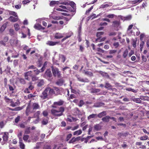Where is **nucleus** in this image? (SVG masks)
<instances>
[{"label": "nucleus", "instance_id": "nucleus-1", "mask_svg": "<svg viewBox=\"0 0 149 149\" xmlns=\"http://www.w3.org/2000/svg\"><path fill=\"white\" fill-rule=\"evenodd\" d=\"M64 102V101L61 100L54 102L52 106L54 108L51 110V113L55 117H59L63 115V113L65 111L64 107H61L57 108L56 106H61L63 104Z\"/></svg>", "mask_w": 149, "mask_h": 149}, {"label": "nucleus", "instance_id": "nucleus-2", "mask_svg": "<svg viewBox=\"0 0 149 149\" xmlns=\"http://www.w3.org/2000/svg\"><path fill=\"white\" fill-rule=\"evenodd\" d=\"M40 108V106L38 103L35 102L33 103L31 108H30L29 106L27 107L26 111V113L28 116L29 112L33 113L35 112L36 110L39 109Z\"/></svg>", "mask_w": 149, "mask_h": 149}, {"label": "nucleus", "instance_id": "nucleus-3", "mask_svg": "<svg viewBox=\"0 0 149 149\" xmlns=\"http://www.w3.org/2000/svg\"><path fill=\"white\" fill-rule=\"evenodd\" d=\"M52 71L54 76L59 78L61 77L60 72L59 71L58 68H56L52 67Z\"/></svg>", "mask_w": 149, "mask_h": 149}, {"label": "nucleus", "instance_id": "nucleus-4", "mask_svg": "<svg viewBox=\"0 0 149 149\" xmlns=\"http://www.w3.org/2000/svg\"><path fill=\"white\" fill-rule=\"evenodd\" d=\"M25 79L29 81L30 80L29 77L32 76V72L31 71H29L25 72L24 74Z\"/></svg>", "mask_w": 149, "mask_h": 149}, {"label": "nucleus", "instance_id": "nucleus-5", "mask_svg": "<svg viewBox=\"0 0 149 149\" xmlns=\"http://www.w3.org/2000/svg\"><path fill=\"white\" fill-rule=\"evenodd\" d=\"M48 95V93L45 89L42 92V94L40 95V97L42 99L44 100L47 98Z\"/></svg>", "mask_w": 149, "mask_h": 149}, {"label": "nucleus", "instance_id": "nucleus-6", "mask_svg": "<svg viewBox=\"0 0 149 149\" xmlns=\"http://www.w3.org/2000/svg\"><path fill=\"white\" fill-rule=\"evenodd\" d=\"M69 3H70L69 5L72 7V8H71L70 7H69V10L70 11L74 12L75 8L76 5L75 3L73 1L70 2Z\"/></svg>", "mask_w": 149, "mask_h": 149}, {"label": "nucleus", "instance_id": "nucleus-7", "mask_svg": "<svg viewBox=\"0 0 149 149\" xmlns=\"http://www.w3.org/2000/svg\"><path fill=\"white\" fill-rule=\"evenodd\" d=\"M77 78L78 80L81 82H89V80L87 78H86L83 79L79 77V76H77Z\"/></svg>", "mask_w": 149, "mask_h": 149}, {"label": "nucleus", "instance_id": "nucleus-8", "mask_svg": "<svg viewBox=\"0 0 149 149\" xmlns=\"http://www.w3.org/2000/svg\"><path fill=\"white\" fill-rule=\"evenodd\" d=\"M34 27L35 29L38 30H44L45 29V28L42 27L41 25L38 24H36L34 25Z\"/></svg>", "mask_w": 149, "mask_h": 149}, {"label": "nucleus", "instance_id": "nucleus-9", "mask_svg": "<svg viewBox=\"0 0 149 149\" xmlns=\"http://www.w3.org/2000/svg\"><path fill=\"white\" fill-rule=\"evenodd\" d=\"M8 22H7L1 26L0 29V31L1 32H3L4 30H5V29H6V28L7 27V25L8 24Z\"/></svg>", "mask_w": 149, "mask_h": 149}, {"label": "nucleus", "instance_id": "nucleus-10", "mask_svg": "<svg viewBox=\"0 0 149 149\" xmlns=\"http://www.w3.org/2000/svg\"><path fill=\"white\" fill-rule=\"evenodd\" d=\"M66 59V57L63 55L60 54L59 56V60L64 63Z\"/></svg>", "mask_w": 149, "mask_h": 149}, {"label": "nucleus", "instance_id": "nucleus-11", "mask_svg": "<svg viewBox=\"0 0 149 149\" xmlns=\"http://www.w3.org/2000/svg\"><path fill=\"white\" fill-rule=\"evenodd\" d=\"M8 19L11 22H15L19 20L18 17H14L12 16H10Z\"/></svg>", "mask_w": 149, "mask_h": 149}, {"label": "nucleus", "instance_id": "nucleus-12", "mask_svg": "<svg viewBox=\"0 0 149 149\" xmlns=\"http://www.w3.org/2000/svg\"><path fill=\"white\" fill-rule=\"evenodd\" d=\"M46 89L48 95H52L54 93V91L53 89L49 87H47Z\"/></svg>", "mask_w": 149, "mask_h": 149}, {"label": "nucleus", "instance_id": "nucleus-13", "mask_svg": "<svg viewBox=\"0 0 149 149\" xmlns=\"http://www.w3.org/2000/svg\"><path fill=\"white\" fill-rule=\"evenodd\" d=\"M37 83V86L39 87H41L42 86L45 84V82L43 79H40L38 81Z\"/></svg>", "mask_w": 149, "mask_h": 149}, {"label": "nucleus", "instance_id": "nucleus-14", "mask_svg": "<svg viewBox=\"0 0 149 149\" xmlns=\"http://www.w3.org/2000/svg\"><path fill=\"white\" fill-rule=\"evenodd\" d=\"M120 24V22L119 21H115L113 22L112 25L114 27H118Z\"/></svg>", "mask_w": 149, "mask_h": 149}, {"label": "nucleus", "instance_id": "nucleus-15", "mask_svg": "<svg viewBox=\"0 0 149 149\" xmlns=\"http://www.w3.org/2000/svg\"><path fill=\"white\" fill-rule=\"evenodd\" d=\"M80 139V137H78L76 138L75 137L72 138V139L69 141V143H73L76 141H78Z\"/></svg>", "mask_w": 149, "mask_h": 149}, {"label": "nucleus", "instance_id": "nucleus-16", "mask_svg": "<svg viewBox=\"0 0 149 149\" xmlns=\"http://www.w3.org/2000/svg\"><path fill=\"white\" fill-rule=\"evenodd\" d=\"M59 43L58 42H54L52 41H48L47 43V45L49 46H54Z\"/></svg>", "mask_w": 149, "mask_h": 149}, {"label": "nucleus", "instance_id": "nucleus-17", "mask_svg": "<svg viewBox=\"0 0 149 149\" xmlns=\"http://www.w3.org/2000/svg\"><path fill=\"white\" fill-rule=\"evenodd\" d=\"M83 73L88 77H92L93 76V73L90 71L84 70L83 72Z\"/></svg>", "mask_w": 149, "mask_h": 149}, {"label": "nucleus", "instance_id": "nucleus-18", "mask_svg": "<svg viewBox=\"0 0 149 149\" xmlns=\"http://www.w3.org/2000/svg\"><path fill=\"white\" fill-rule=\"evenodd\" d=\"M97 117V114H92L88 117V119L89 120L91 119L96 118Z\"/></svg>", "mask_w": 149, "mask_h": 149}, {"label": "nucleus", "instance_id": "nucleus-19", "mask_svg": "<svg viewBox=\"0 0 149 149\" xmlns=\"http://www.w3.org/2000/svg\"><path fill=\"white\" fill-rule=\"evenodd\" d=\"M64 80L62 79L58 80L56 83V84L58 86H61L64 83Z\"/></svg>", "mask_w": 149, "mask_h": 149}, {"label": "nucleus", "instance_id": "nucleus-20", "mask_svg": "<svg viewBox=\"0 0 149 149\" xmlns=\"http://www.w3.org/2000/svg\"><path fill=\"white\" fill-rule=\"evenodd\" d=\"M14 43L15 44V45L16 46H17L19 43V41L17 39H11L10 40V43Z\"/></svg>", "mask_w": 149, "mask_h": 149}, {"label": "nucleus", "instance_id": "nucleus-21", "mask_svg": "<svg viewBox=\"0 0 149 149\" xmlns=\"http://www.w3.org/2000/svg\"><path fill=\"white\" fill-rule=\"evenodd\" d=\"M106 39V37H103L102 38L101 37H99L96 39L95 42H100L104 41Z\"/></svg>", "mask_w": 149, "mask_h": 149}, {"label": "nucleus", "instance_id": "nucleus-22", "mask_svg": "<svg viewBox=\"0 0 149 149\" xmlns=\"http://www.w3.org/2000/svg\"><path fill=\"white\" fill-rule=\"evenodd\" d=\"M8 133L7 132H5L3 136V139L4 141H7L8 139Z\"/></svg>", "mask_w": 149, "mask_h": 149}, {"label": "nucleus", "instance_id": "nucleus-23", "mask_svg": "<svg viewBox=\"0 0 149 149\" xmlns=\"http://www.w3.org/2000/svg\"><path fill=\"white\" fill-rule=\"evenodd\" d=\"M128 51L127 49H125L123 53V56L124 58H125L128 56Z\"/></svg>", "mask_w": 149, "mask_h": 149}, {"label": "nucleus", "instance_id": "nucleus-24", "mask_svg": "<svg viewBox=\"0 0 149 149\" xmlns=\"http://www.w3.org/2000/svg\"><path fill=\"white\" fill-rule=\"evenodd\" d=\"M55 5H59L58 1H52L50 3V6H53Z\"/></svg>", "mask_w": 149, "mask_h": 149}, {"label": "nucleus", "instance_id": "nucleus-25", "mask_svg": "<svg viewBox=\"0 0 149 149\" xmlns=\"http://www.w3.org/2000/svg\"><path fill=\"white\" fill-rule=\"evenodd\" d=\"M45 74L47 77H50L52 76V74L50 69L47 70Z\"/></svg>", "mask_w": 149, "mask_h": 149}, {"label": "nucleus", "instance_id": "nucleus-26", "mask_svg": "<svg viewBox=\"0 0 149 149\" xmlns=\"http://www.w3.org/2000/svg\"><path fill=\"white\" fill-rule=\"evenodd\" d=\"M110 118V117L108 116H106L103 118H102V120L104 122H108L109 121V119Z\"/></svg>", "mask_w": 149, "mask_h": 149}, {"label": "nucleus", "instance_id": "nucleus-27", "mask_svg": "<svg viewBox=\"0 0 149 149\" xmlns=\"http://www.w3.org/2000/svg\"><path fill=\"white\" fill-rule=\"evenodd\" d=\"M107 114L105 111H103V112L99 113L97 115V117L99 118H102V116H105Z\"/></svg>", "mask_w": 149, "mask_h": 149}, {"label": "nucleus", "instance_id": "nucleus-28", "mask_svg": "<svg viewBox=\"0 0 149 149\" xmlns=\"http://www.w3.org/2000/svg\"><path fill=\"white\" fill-rule=\"evenodd\" d=\"M63 36L61 33H56L55 36V38L56 39H60L63 37Z\"/></svg>", "mask_w": 149, "mask_h": 149}, {"label": "nucleus", "instance_id": "nucleus-29", "mask_svg": "<svg viewBox=\"0 0 149 149\" xmlns=\"http://www.w3.org/2000/svg\"><path fill=\"white\" fill-rule=\"evenodd\" d=\"M104 104L103 103H95L94 105V107H99L101 106H102L104 105Z\"/></svg>", "mask_w": 149, "mask_h": 149}, {"label": "nucleus", "instance_id": "nucleus-30", "mask_svg": "<svg viewBox=\"0 0 149 149\" xmlns=\"http://www.w3.org/2000/svg\"><path fill=\"white\" fill-rule=\"evenodd\" d=\"M22 141H19V143L20 148L21 149H24L25 145L22 142Z\"/></svg>", "mask_w": 149, "mask_h": 149}, {"label": "nucleus", "instance_id": "nucleus-31", "mask_svg": "<svg viewBox=\"0 0 149 149\" xmlns=\"http://www.w3.org/2000/svg\"><path fill=\"white\" fill-rule=\"evenodd\" d=\"M82 133V131L81 130L76 131L73 133L74 135H80Z\"/></svg>", "mask_w": 149, "mask_h": 149}, {"label": "nucleus", "instance_id": "nucleus-32", "mask_svg": "<svg viewBox=\"0 0 149 149\" xmlns=\"http://www.w3.org/2000/svg\"><path fill=\"white\" fill-rule=\"evenodd\" d=\"M132 18V16L131 15H129L125 17H123L122 19L124 20H130Z\"/></svg>", "mask_w": 149, "mask_h": 149}, {"label": "nucleus", "instance_id": "nucleus-33", "mask_svg": "<svg viewBox=\"0 0 149 149\" xmlns=\"http://www.w3.org/2000/svg\"><path fill=\"white\" fill-rule=\"evenodd\" d=\"M94 128L95 130H99L101 129V126L100 125L98 124L95 125Z\"/></svg>", "mask_w": 149, "mask_h": 149}, {"label": "nucleus", "instance_id": "nucleus-34", "mask_svg": "<svg viewBox=\"0 0 149 149\" xmlns=\"http://www.w3.org/2000/svg\"><path fill=\"white\" fill-rule=\"evenodd\" d=\"M41 113L40 111H38L36 112L34 114V117L37 118H39V116L40 114Z\"/></svg>", "mask_w": 149, "mask_h": 149}, {"label": "nucleus", "instance_id": "nucleus-35", "mask_svg": "<svg viewBox=\"0 0 149 149\" xmlns=\"http://www.w3.org/2000/svg\"><path fill=\"white\" fill-rule=\"evenodd\" d=\"M117 50L113 49L109 50V52L110 54L112 55L113 56L117 52Z\"/></svg>", "mask_w": 149, "mask_h": 149}, {"label": "nucleus", "instance_id": "nucleus-36", "mask_svg": "<svg viewBox=\"0 0 149 149\" xmlns=\"http://www.w3.org/2000/svg\"><path fill=\"white\" fill-rule=\"evenodd\" d=\"M17 81H19L21 83L23 84H25V81L24 79L21 78H17Z\"/></svg>", "mask_w": 149, "mask_h": 149}, {"label": "nucleus", "instance_id": "nucleus-37", "mask_svg": "<svg viewBox=\"0 0 149 149\" xmlns=\"http://www.w3.org/2000/svg\"><path fill=\"white\" fill-rule=\"evenodd\" d=\"M100 91V90L99 89L92 88L91 91V93H97Z\"/></svg>", "mask_w": 149, "mask_h": 149}, {"label": "nucleus", "instance_id": "nucleus-38", "mask_svg": "<svg viewBox=\"0 0 149 149\" xmlns=\"http://www.w3.org/2000/svg\"><path fill=\"white\" fill-rule=\"evenodd\" d=\"M9 86V89L10 91H12V93H13V91L15 90V87L14 85L13 86H12L10 85H8Z\"/></svg>", "mask_w": 149, "mask_h": 149}, {"label": "nucleus", "instance_id": "nucleus-39", "mask_svg": "<svg viewBox=\"0 0 149 149\" xmlns=\"http://www.w3.org/2000/svg\"><path fill=\"white\" fill-rule=\"evenodd\" d=\"M11 106L13 107H15L17 105L19 104V101H17L15 103H14L12 101L11 102Z\"/></svg>", "mask_w": 149, "mask_h": 149}, {"label": "nucleus", "instance_id": "nucleus-40", "mask_svg": "<svg viewBox=\"0 0 149 149\" xmlns=\"http://www.w3.org/2000/svg\"><path fill=\"white\" fill-rule=\"evenodd\" d=\"M14 27L16 31H17L20 29L19 25L17 23H15L14 24Z\"/></svg>", "mask_w": 149, "mask_h": 149}, {"label": "nucleus", "instance_id": "nucleus-41", "mask_svg": "<svg viewBox=\"0 0 149 149\" xmlns=\"http://www.w3.org/2000/svg\"><path fill=\"white\" fill-rule=\"evenodd\" d=\"M47 62H45L43 65V66L42 67V68H41L40 70H41V72H43L45 70V67L47 65Z\"/></svg>", "mask_w": 149, "mask_h": 149}, {"label": "nucleus", "instance_id": "nucleus-42", "mask_svg": "<svg viewBox=\"0 0 149 149\" xmlns=\"http://www.w3.org/2000/svg\"><path fill=\"white\" fill-rule=\"evenodd\" d=\"M48 123V119L44 118L42 121V124L43 125H46Z\"/></svg>", "mask_w": 149, "mask_h": 149}, {"label": "nucleus", "instance_id": "nucleus-43", "mask_svg": "<svg viewBox=\"0 0 149 149\" xmlns=\"http://www.w3.org/2000/svg\"><path fill=\"white\" fill-rule=\"evenodd\" d=\"M9 14L10 15H12L15 17H18V15H17V13L15 12L10 11L9 12Z\"/></svg>", "mask_w": 149, "mask_h": 149}, {"label": "nucleus", "instance_id": "nucleus-44", "mask_svg": "<svg viewBox=\"0 0 149 149\" xmlns=\"http://www.w3.org/2000/svg\"><path fill=\"white\" fill-rule=\"evenodd\" d=\"M22 131H20L17 135L18 137L19 138V140L22 141Z\"/></svg>", "mask_w": 149, "mask_h": 149}, {"label": "nucleus", "instance_id": "nucleus-45", "mask_svg": "<svg viewBox=\"0 0 149 149\" xmlns=\"http://www.w3.org/2000/svg\"><path fill=\"white\" fill-rule=\"evenodd\" d=\"M29 136L28 135H24L23 137V139L25 141H26L27 140L29 139Z\"/></svg>", "mask_w": 149, "mask_h": 149}, {"label": "nucleus", "instance_id": "nucleus-46", "mask_svg": "<svg viewBox=\"0 0 149 149\" xmlns=\"http://www.w3.org/2000/svg\"><path fill=\"white\" fill-rule=\"evenodd\" d=\"M72 34V33H71L69 35L65 37L64 38L61 40L62 42H63L64 40L66 39L67 38L70 37Z\"/></svg>", "mask_w": 149, "mask_h": 149}, {"label": "nucleus", "instance_id": "nucleus-47", "mask_svg": "<svg viewBox=\"0 0 149 149\" xmlns=\"http://www.w3.org/2000/svg\"><path fill=\"white\" fill-rule=\"evenodd\" d=\"M34 72H35V74L37 75L39 74L41 71H40V70H38V69L36 68V69L34 70Z\"/></svg>", "mask_w": 149, "mask_h": 149}, {"label": "nucleus", "instance_id": "nucleus-48", "mask_svg": "<svg viewBox=\"0 0 149 149\" xmlns=\"http://www.w3.org/2000/svg\"><path fill=\"white\" fill-rule=\"evenodd\" d=\"M126 90L127 91H131L133 92L134 93H136V91L134 89H132L131 88H126Z\"/></svg>", "mask_w": 149, "mask_h": 149}, {"label": "nucleus", "instance_id": "nucleus-49", "mask_svg": "<svg viewBox=\"0 0 149 149\" xmlns=\"http://www.w3.org/2000/svg\"><path fill=\"white\" fill-rule=\"evenodd\" d=\"M32 80V81H35L38 79V78L35 75H32L31 76Z\"/></svg>", "mask_w": 149, "mask_h": 149}, {"label": "nucleus", "instance_id": "nucleus-50", "mask_svg": "<svg viewBox=\"0 0 149 149\" xmlns=\"http://www.w3.org/2000/svg\"><path fill=\"white\" fill-rule=\"evenodd\" d=\"M43 115L45 117H47L48 115V113L47 111L45 110L42 113Z\"/></svg>", "mask_w": 149, "mask_h": 149}, {"label": "nucleus", "instance_id": "nucleus-51", "mask_svg": "<svg viewBox=\"0 0 149 149\" xmlns=\"http://www.w3.org/2000/svg\"><path fill=\"white\" fill-rule=\"evenodd\" d=\"M140 99L143 100H148V97L144 96H140Z\"/></svg>", "mask_w": 149, "mask_h": 149}, {"label": "nucleus", "instance_id": "nucleus-52", "mask_svg": "<svg viewBox=\"0 0 149 149\" xmlns=\"http://www.w3.org/2000/svg\"><path fill=\"white\" fill-rule=\"evenodd\" d=\"M115 15L113 14H110L107 15L106 17L109 18H113Z\"/></svg>", "mask_w": 149, "mask_h": 149}, {"label": "nucleus", "instance_id": "nucleus-53", "mask_svg": "<svg viewBox=\"0 0 149 149\" xmlns=\"http://www.w3.org/2000/svg\"><path fill=\"white\" fill-rule=\"evenodd\" d=\"M148 138V136H141L140 137V139L141 140H146Z\"/></svg>", "mask_w": 149, "mask_h": 149}, {"label": "nucleus", "instance_id": "nucleus-54", "mask_svg": "<svg viewBox=\"0 0 149 149\" xmlns=\"http://www.w3.org/2000/svg\"><path fill=\"white\" fill-rule=\"evenodd\" d=\"M15 33L14 31L12 29H10L9 30V34L11 36H13Z\"/></svg>", "mask_w": 149, "mask_h": 149}, {"label": "nucleus", "instance_id": "nucleus-55", "mask_svg": "<svg viewBox=\"0 0 149 149\" xmlns=\"http://www.w3.org/2000/svg\"><path fill=\"white\" fill-rule=\"evenodd\" d=\"M104 34V32H97V36L99 37H101L100 36L102 35H103Z\"/></svg>", "mask_w": 149, "mask_h": 149}, {"label": "nucleus", "instance_id": "nucleus-56", "mask_svg": "<svg viewBox=\"0 0 149 149\" xmlns=\"http://www.w3.org/2000/svg\"><path fill=\"white\" fill-rule=\"evenodd\" d=\"M111 87V86L109 83H106L105 87L106 88H109Z\"/></svg>", "mask_w": 149, "mask_h": 149}, {"label": "nucleus", "instance_id": "nucleus-57", "mask_svg": "<svg viewBox=\"0 0 149 149\" xmlns=\"http://www.w3.org/2000/svg\"><path fill=\"white\" fill-rule=\"evenodd\" d=\"M13 65L15 67H16L18 65V62L17 60H15L13 61Z\"/></svg>", "mask_w": 149, "mask_h": 149}, {"label": "nucleus", "instance_id": "nucleus-58", "mask_svg": "<svg viewBox=\"0 0 149 149\" xmlns=\"http://www.w3.org/2000/svg\"><path fill=\"white\" fill-rule=\"evenodd\" d=\"M109 6V5L108 4H102L100 6V8H107Z\"/></svg>", "mask_w": 149, "mask_h": 149}, {"label": "nucleus", "instance_id": "nucleus-59", "mask_svg": "<svg viewBox=\"0 0 149 149\" xmlns=\"http://www.w3.org/2000/svg\"><path fill=\"white\" fill-rule=\"evenodd\" d=\"M28 69H36V67H35L33 65H31V66H29L28 67Z\"/></svg>", "mask_w": 149, "mask_h": 149}, {"label": "nucleus", "instance_id": "nucleus-60", "mask_svg": "<svg viewBox=\"0 0 149 149\" xmlns=\"http://www.w3.org/2000/svg\"><path fill=\"white\" fill-rule=\"evenodd\" d=\"M127 134V133H119L118 134V135L120 137H121L122 136H125Z\"/></svg>", "mask_w": 149, "mask_h": 149}, {"label": "nucleus", "instance_id": "nucleus-61", "mask_svg": "<svg viewBox=\"0 0 149 149\" xmlns=\"http://www.w3.org/2000/svg\"><path fill=\"white\" fill-rule=\"evenodd\" d=\"M84 104V101L82 100H80L79 103V106L81 107L82 106V105Z\"/></svg>", "mask_w": 149, "mask_h": 149}, {"label": "nucleus", "instance_id": "nucleus-62", "mask_svg": "<svg viewBox=\"0 0 149 149\" xmlns=\"http://www.w3.org/2000/svg\"><path fill=\"white\" fill-rule=\"evenodd\" d=\"M63 5L66 6H68L70 5V3L67 1L64 0Z\"/></svg>", "mask_w": 149, "mask_h": 149}, {"label": "nucleus", "instance_id": "nucleus-63", "mask_svg": "<svg viewBox=\"0 0 149 149\" xmlns=\"http://www.w3.org/2000/svg\"><path fill=\"white\" fill-rule=\"evenodd\" d=\"M141 101L140 99V98H136L134 102H136L137 103H140L141 102Z\"/></svg>", "mask_w": 149, "mask_h": 149}, {"label": "nucleus", "instance_id": "nucleus-64", "mask_svg": "<svg viewBox=\"0 0 149 149\" xmlns=\"http://www.w3.org/2000/svg\"><path fill=\"white\" fill-rule=\"evenodd\" d=\"M8 37L7 36H6L4 37L3 40L6 43L8 41Z\"/></svg>", "mask_w": 149, "mask_h": 149}]
</instances>
